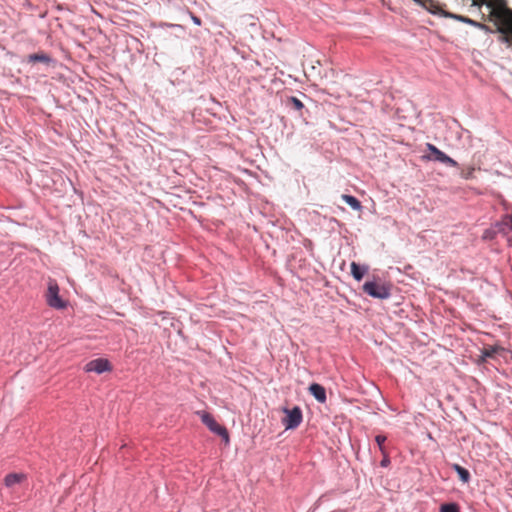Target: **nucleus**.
I'll list each match as a JSON object with an SVG mask.
<instances>
[{"instance_id": "f257e3e1", "label": "nucleus", "mask_w": 512, "mask_h": 512, "mask_svg": "<svg viewBox=\"0 0 512 512\" xmlns=\"http://www.w3.org/2000/svg\"><path fill=\"white\" fill-rule=\"evenodd\" d=\"M471 7L486 5L489 9L488 18L493 21L497 31L503 36L504 41H509L512 35V10L507 6L506 0H469Z\"/></svg>"}, {"instance_id": "f03ea898", "label": "nucleus", "mask_w": 512, "mask_h": 512, "mask_svg": "<svg viewBox=\"0 0 512 512\" xmlns=\"http://www.w3.org/2000/svg\"><path fill=\"white\" fill-rule=\"evenodd\" d=\"M59 292L60 288L57 281L49 278L45 299L48 306L57 310L65 309L67 307V302L61 298Z\"/></svg>"}, {"instance_id": "7ed1b4c3", "label": "nucleus", "mask_w": 512, "mask_h": 512, "mask_svg": "<svg viewBox=\"0 0 512 512\" xmlns=\"http://www.w3.org/2000/svg\"><path fill=\"white\" fill-rule=\"evenodd\" d=\"M363 291L369 296L377 299H387L391 295L390 285L376 281L364 283Z\"/></svg>"}, {"instance_id": "20e7f679", "label": "nucleus", "mask_w": 512, "mask_h": 512, "mask_svg": "<svg viewBox=\"0 0 512 512\" xmlns=\"http://www.w3.org/2000/svg\"><path fill=\"white\" fill-rule=\"evenodd\" d=\"M198 415H200L202 422L212 432H214L217 435L221 436L225 440L226 443L229 442V434H228L227 429L224 426L218 424L211 414H209V413H207L205 411H201V412H198Z\"/></svg>"}, {"instance_id": "39448f33", "label": "nucleus", "mask_w": 512, "mask_h": 512, "mask_svg": "<svg viewBox=\"0 0 512 512\" xmlns=\"http://www.w3.org/2000/svg\"><path fill=\"white\" fill-rule=\"evenodd\" d=\"M426 148L431 152V155L424 156L425 159L438 161V162H441V163H443L447 166H451V167L458 166V163L454 159H452L451 157L446 155L444 152H442L440 149H438L435 145H433L431 143H427Z\"/></svg>"}, {"instance_id": "423d86ee", "label": "nucleus", "mask_w": 512, "mask_h": 512, "mask_svg": "<svg viewBox=\"0 0 512 512\" xmlns=\"http://www.w3.org/2000/svg\"><path fill=\"white\" fill-rule=\"evenodd\" d=\"M284 413L286 416L282 419V422L286 429H295L301 424L303 416L298 406H295L293 409L285 408Z\"/></svg>"}, {"instance_id": "0eeeda50", "label": "nucleus", "mask_w": 512, "mask_h": 512, "mask_svg": "<svg viewBox=\"0 0 512 512\" xmlns=\"http://www.w3.org/2000/svg\"><path fill=\"white\" fill-rule=\"evenodd\" d=\"M84 370L86 372H95L97 374H101V373H104V372L112 371V365L105 358H97V359L89 361L85 365Z\"/></svg>"}, {"instance_id": "6e6552de", "label": "nucleus", "mask_w": 512, "mask_h": 512, "mask_svg": "<svg viewBox=\"0 0 512 512\" xmlns=\"http://www.w3.org/2000/svg\"><path fill=\"white\" fill-rule=\"evenodd\" d=\"M417 4L421 5L423 8H425L427 11H429L432 14H438L444 16V13H447L446 11L442 10L439 3L434 0H420V2H416Z\"/></svg>"}, {"instance_id": "1a4fd4ad", "label": "nucleus", "mask_w": 512, "mask_h": 512, "mask_svg": "<svg viewBox=\"0 0 512 512\" xmlns=\"http://www.w3.org/2000/svg\"><path fill=\"white\" fill-rule=\"evenodd\" d=\"M308 390L318 402H320V403L326 402V399H327L326 390L322 385H320L318 383H313L309 386Z\"/></svg>"}, {"instance_id": "9d476101", "label": "nucleus", "mask_w": 512, "mask_h": 512, "mask_svg": "<svg viewBox=\"0 0 512 512\" xmlns=\"http://www.w3.org/2000/svg\"><path fill=\"white\" fill-rule=\"evenodd\" d=\"M444 17L452 18V19L458 20L460 22L475 26L480 29H487V26L485 24L476 22V21H474L468 17L462 16V15H457V14H453V13H444Z\"/></svg>"}, {"instance_id": "9b49d317", "label": "nucleus", "mask_w": 512, "mask_h": 512, "mask_svg": "<svg viewBox=\"0 0 512 512\" xmlns=\"http://www.w3.org/2000/svg\"><path fill=\"white\" fill-rule=\"evenodd\" d=\"M342 200L345 201L353 210L360 211L362 209L361 202L354 196L343 194Z\"/></svg>"}, {"instance_id": "f8f14e48", "label": "nucleus", "mask_w": 512, "mask_h": 512, "mask_svg": "<svg viewBox=\"0 0 512 512\" xmlns=\"http://www.w3.org/2000/svg\"><path fill=\"white\" fill-rule=\"evenodd\" d=\"M367 270V267H361L356 262L351 263V273L357 281H360L363 278Z\"/></svg>"}, {"instance_id": "ddd939ff", "label": "nucleus", "mask_w": 512, "mask_h": 512, "mask_svg": "<svg viewBox=\"0 0 512 512\" xmlns=\"http://www.w3.org/2000/svg\"><path fill=\"white\" fill-rule=\"evenodd\" d=\"M501 350H503V349L499 346L484 347L481 351V357L483 360H486L488 358H494L495 355Z\"/></svg>"}, {"instance_id": "4468645a", "label": "nucleus", "mask_w": 512, "mask_h": 512, "mask_svg": "<svg viewBox=\"0 0 512 512\" xmlns=\"http://www.w3.org/2000/svg\"><path fill=\"white\" fill-rule=\"evenodd\" d=\"M24 477L25 476L23 474L11 473L6 475L4 482L7 487H12L15 484L20 483L24 479Z\"/></svg>"}, {"instance_id": "2eb2a0df", "label": "nucleus", "mask_w": 512, "mask_h": 512, "mask_svg": "<svg viewBox=\"0 0 512 512\" xmlns=\"http://www.w3.org/2000/svg\"><path fill=\"white\" fill-rule=\"evenodd\" d=\"M452 468L457 472L460 480L463 483H468L470 481V473L467 469L460 466L459 464H453Z\"/></svg>"}, {"instance_id": "dca6fc26", "label": "nucleus", "mask_w": 512, "mask_h": 512, "mask_svg": "<svg viewBox=\"0 0 512 512\" xmlns=\"http://www.w3.org/2000/svg\"><path fill=\"white\" fill-rule=\"evenodd\" d=\"M28 60L31 63H36V62L49 63L50 57L45 53H35V54L29 55Z\"/></svg>"}, {"instance_id": "f3484780", "label": "nucleus", "mask_w": 512, "mask_h": 512, "mask_svg": "<svg viewBox=\"0 0 512 512\" xmlns=\"http://www.w3.org/2000/svg\"><path fill=\"white\" fill-rule=\"evenodd\" d=\"M440 512H460L459 507L455 503L443 504L440 507Z\"/></svg>"}, {"instance_id": "a211bd4d", "label": "nucleus", "mask_w": 512, "mask_h": 512, "mask_svg": "<svg viewBox=\"0 0 512 512\" xmlns=\"http://www.w3.org/2000/svg\"><path fill=\"white\" fill-rule=\"evenodd\" d=\"M474 168L469 167L466 170H462L460 176L466 180L474 178Z\"/></svg>"}, {"instance_id": "6ab92c4d", "label": "nucleus", "mask_w": 512, "mask_h": 512, "mask_svg": "<svg viewBox=\"0 0 512 512\" xmlns=\"http://www.w3.org/2000/svg\"><path fill=\"white\" fill-rule=\"evenodd\" d=\"M375 441L377 442L381 453L386 452L385 447H384V442L386 441V437L384 435H377L375 437Z\"/></svg>"}, {"instance_id": "aec40b11", "label": "nucleus", "mask_w": 512, "mask_h": 512, "mask_svg": "<svg viewBox=\"0 0 512 512\" xmlns=\"http://www.w3.org/2000/svg\"><path fill=\"white\" fill-rule=\"evenodd\" d=\"M289 101L296 110H301L304 107L303 103L296 97H291Z\"/></svg>"}, {"instance_id": "412c9836", "label": "nucleus", "mask_w": 512, "mask_h": 512, "mask_svg": "<svg viewBox=\"0 0 512 512\" xmlns=\"http://www.w3.org/2000/svg\"><path fill=\"white\" fill-rule=\"evenodd\" d=\"M383 455V459L381 461V466L382 467H387L390 463V459H389V456L387 454V452H384V453H381Z\"/></svg>"}, {"instance_id": "4be33fe9", "label": "nucleus", "mask_w": 512, "mask_h": 512, "mask_svg": "<svg viewBox=\"0 0 512 512\" xmlns=\"http://www.w3.org/2000/svg\"><path fill=\"white\" fill-rule=\"evenodd\" d=\"M503 220H504L505 224H507L508 220L510 221V228L512 230V214L511 215H505Z\"/></svg>"}, {"instance_id": "5701e85b", "label": "nucleus", "mask_w": 512, "mask_h": 512, "mask_svg": "<svg viewBox=\"0 0 512 512\" xmlns=\"http://www.w3.org/2000/svg\"><path fill=\"white\" fill-rule=\"evenodd\" d=\"M191 18L196 25H201V19L199 17L192 15Z\"/></svg>"}, {"instance_id": "b1692460", "label": "nucleus", "mask_w": 512, "mask_h": 512, "mask_svg": "<svg viewBox=\"0 0 512 512\" xmlns=\"http://www.w3.org/2000/svg\"><path fill=\"white\" fill-rule=\"evenodd\" d=\"M414 2H420V0H413Z\"/></svg>"}]
</instances>
